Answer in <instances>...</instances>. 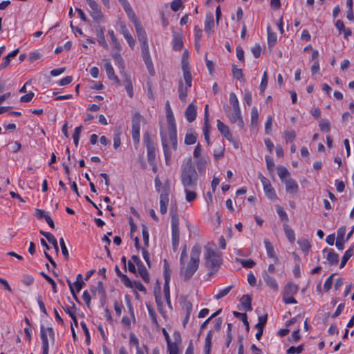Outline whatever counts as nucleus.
I'll return each mask as SVG.
<instances>
[{
    "label": "nucleus",
    "instance_id": "nucleus-1",
    "mask_svg": "<svg viewBox=\"0 0 354 354\" xmlns=\"http://www.w3.org/2000/svg\"><path fill=\"white\" fill-rule=\"evenodd\" d=\"M180 178L185 188L186 200L187 202H192L197 196L196 189L197 188L198 175L191 158L182 165Z\"/></svg>",
    "mask_w": 354,
    "mask_h": 354
},
{
    "label": "nucleus",
    "instance_id": "nucleus-2",
    "mask_svg": "<svg viewBox=\"0 0 354 354\" xmlns=\"http://www.w3.org/2000/svg\"><path fill=\"white\" fill-rule=\"evenodd\" d=\"M201 252V246L198 245H194L192 248L190 259L187 264L186 265L185 262H184L183 266L180 265V274L183 277L185 281L189 280L198 270Z\"/></svg>",
    "mask_w": 354,
    "mask_h": 354
},
{
    "label": "nucleus",
    "instance_id": "nucleus-3",
    "mask_svg": "<svg viewBox=\"0 0 354 354\" xmlns=\"http://www.w3.org/2000/svg\"><path fill=\"white\" fill-rule=\"evenodd\" d=\"M204 249V265L208 270V275L211 276L218 271L222 263V259L216 252V246L214 244L208 243L205 245Z\"/></svg>",
    "mask_w": 354,
    "mask_h": 354
},
{
    "label": "nucleus",
    "instance_id": "nucleus-4",
    "mask_svg": "<svg viewBox=\"0 0 354 354\" xmlns=\"http://www.w3.org/2000/svg\"><path fill=\"white\" fill-rule=\"evenodd\" d=\"M171 239L172 247L174 252L178 250L179 240H180V231H179V219L176 207L171 208Z\"/></svg>",
    "mask_w": 354,
    "mask_h": 354
},
{
    "label": "nucleus",
    "instance_id": "nucleus-5",
    "mask_svg": "<svg viewBox=\"0 0 354 354\" xmlns=\"http://www.w3.org/2000/svg\"><path fill=\"white\" fill-rule=\"evenodd\" d=\"M166 113L169 140L171 141L172 148L176 150L177 149V133L175 119L170 107H169Z\"/></svg>",
    "mask_w": 354,
    "mask_h": 354
},
{
    "label": "nucleus",
    "instance_id": "nucleus-6",
    "mask_svg": "<svg viewBox=\"0 0 354 354\" xmlns=\"http://www.w3.org/2000/svg\"><path fill=\"white\" fill-rule=\"evenodd\" d=\"M143 119L138 112H136L132 117V139L136 145L140 142V122Z\"/></svg>",
    "mask_w": 354,
    "mask_h": 354
},
{
    "label": "nucleus",
    "instance_id": "nucleus-7",
    "mask_svg": "<svg viewBox=\"0 0 354 354\" xmlns=\"http://www.w3.org/2000/svg\"><path fill=\"white\" fill-rule=\"evenodd\" d=\"M87 4L89 6L90 9L88 12L93 19L100 23L104 21V15L101 11L100 6L97 3L95 0H86Z\"/></svg>",
    "mask_w": 354,
    "mask_h": 354
},
{
    "label": "nucleus",
    "instance_id": "nucleus-8",
    "mask_svg": "<svg viewBox=\"0 0 354 354\" xmlns=\"http://www.w3.org/2000/svg\"><path fill=\"white\" fill-rule=\"evenodd\" d=\"M144 142L147 149V160L150 165H153L156 158V148L148 132L144 134Z\"/></svg>",
    "mask_w": 354,
    "mask_h": 354
},
{
    "label": "nucleus",
    "instance_id": "nucleus-9",
    "mask_svg": "<svg viewBox=\"0 0 354 354\" xmlns=\"http://www.w3.org/2000/svg\"><path fill=\"white\" fill-rule=\"evenodd\" d=\"M224 109L230 122L232 123L237 122L238 126L241 129H243L244 122L241 115V110H239V111L233 110V111H232V109L228 106H224Z\"/></svg>",
    "mask_w": 354,
    "mask_h": 354
},
{
    "label": "nucleus",
    "instance_id": "nucleus-10",
    "mask_svg": "<svg viewBox=\"0 0 354 354\" xmlns=\"http://www.w3.org/2000/svg\"><path fill=\"white\" fill-rule=\"evenodd\" d=\"M122 6L123 8L124 9L129 18L133 23L136 30V32H138L139 31L140 32L141 30H144L143 28L140 25L136 14L134 13L133 10L131 8L129 2L127 1Z\"/></svg>",
    "mask_w": 354,
    "mask_h": 354
},
{
    "label": "nucleus",
    "instance_id": "nucleus-11",
    "mask_svg": "<svg viewBox=\"0 0 354 354\" xmlns=\"http://www.w3.org/2000/svg\"><path fill=\"white\" fill-rule=\"evenodd\" d=\"M137 35L138 41L141 43L142 57L150 55L145 30L138 32Z\"/></svg>",
    "mask_w": 354,
    "mask_h": 354
},
{
    "label": "nucleus",
    "instance_id": "nucleus-12",
    "mask_svg": "<svg viewBox=\"0 0 354 354\" xmlns=\"http://www.w3.org/2000/svg\"><path fill=\"white\" fill-rule=\"evenodd\" d=\"M217 128L218 131L229 141H233V137L230 131L229 127L226 126L222 121L217 120Z\"/></svg>",
    "mask_w": 354,
    "mask_h": 354
},
{
    "label": "nucleus",
    "instance_id": "nucleus-13",
    "mask_svg": "<svg viewBox=\"0 0 354 354\" xmlns=\"http://www.w3.org/2000/svg\"><path fill=\"white\" fill-rule=\"evenodd\" d=\"M104 68L106 70V75L109 80L113 81L115 84L118 86L121 85V82L118 77L117 75H115L114 70L113 66H111L110 62H106L104 64Z\"/></svg>",
    "mask_w": 354,
    "mask_h": 354
},
{
    "label": "nucleus",
    "instance_id": "nucleus-14",
    "mask_svg": "<svg viewBox=\"0 0 354 354\" xmlns=\"http://www.w3.org/2000/svg\"><path fill=\"white\" fill-rule=\"evenodd\" d=\"M207 109H208V105L207 104L205 106V121H204V127H203V130L205 140H206L207 145H209L211 142H210V138H209V122H208Z\"/></svg>",
    "mask_w": 354,
    "mask_h": 354
},
{
    "label": "nucleus",
    "instance_id": "nucleus-15",
    "mask_svg": "<svg viewBox=\"0 0 354 354\" xmlns=\"http://www.w3.org/2000/svg\"><path fill=\"white\" fill-rule=\"evenodd\" d=\"M196 109L193 103L190 104L185 111V116L189 122H192L196 118Z\"/></svg>",
    "mask_w": 354,
    "mask_h": 354
},
{
    "label": "nucleus",
    "instance_id": "nucleus-16",
    "mask_svg": "<svg viewBox=\"0 0 354 354\" xmlns=\"http://www.w3.org/2000/svg\"><path fill=\"white\" fill-rule=\"evenodd\" d=\"M122 77L124 78V84L125 85L126 91L129 96L131 98L133 95V85L130 77L125 73L120 71Z\"/></svg>",
    "mask_w": 354,
    "mask_h": 354
},
{
    "label": "nucleus",
    "instance_id": "nucleus-17",
    "mask_svg": "<svg viewBox=\"0 0 354 354\" xmlns=\"http://www.w3.org/2000/svg\"><path fill=\"white\" fill-rule=\"evenodd\" d=\"M286 192L290 194H295L298 192L299 186L297 182L292 178L284 180Z\"/></svg>",
    "mask_w": 354,
    "mask_h": 354
},
{
    "label": "nucleus",
    "instance_id": "nucleus-18",
    "mask_svg": "<svg viewBox=\"0 0 354 354\" xmlns=\"http://www.w3.org/2000/svg\"><path fill=\"white\" fill-rule=\"evenodd\" d=\"M328 252L326 259L331 266H336L339 262V255L333 249L325 248L324 252Z\"/></svg>",
    "mask_w": 354,
    "mask_h": 354
},
{
    "label": "nucleus",
    "instance_id": "nucleus-19",
    "mask_svg": "<svg viewBox=\"0 0 354 354\" xmlns=\"http://www.w3.org/2000/svg\"><path fill=\"white\" fill-rule=\"evenodd\" d=\"M115 272H116L118 277H119L120 278L121 281L123 283V284L127 288H133V282L129 279V278L128 277L127 275L123 274L120 271V270L119 269L118 266H115Z\"/></svg>",
    "mask_w": 354,
    "mask_h": 354
},
{
    "label": "nucleus",
    "instance_id": "nucleus-20",
    "mask_svg": "<svg viewBox=\"0 0 354 354\" xmlns=\"http://www.w3.org/2000/svg\"><path fill=\"white\" fill-rule=\"evenodd\" d=\"M263 278L266 281V284L273 290L277 291L278 290V284L276 280L271 277L268 272L264 271L262 273Z\"/></svg>",
    "mask_w": 354,
    "mask_h": 354
},
{
    "label": "nucleus",
    "instance_id": "nucleus-21",
    "mask_svg": "<svg viewBox=\"0 0 354 354\" xmlns=\"http://www.w3.org/2000/svg\"><path fill=\"white\" fill-rule=\"evenodd\" d=\"M214 26V16L212 12H209L205 16V32L209 35L212 32V30Z\"/></svg>",
    "mask_w": 354,
    "mask_h": 354
},
{
    "label": "nucleus",
    "instance_id": "nucleus-22",
    "mask_svg": "<svg viewBox=\"0 0 354 354\" xmlns=\"http://www.w3.org/2000/svg\"><path fill=\"white\" fill-rule=\"evenodd\" d=\"M120 32L124 35V38L127 39L129 46L133 48L135 45V40L131 35L128 28L124 24L120 25Z\"/></svg>",
    "mask_w": 354,
    "mask_h": 354
},
{
    "label": "nucleus",
    "instance_id": "nucleus-23",
    "mask_svg": "<svg viewBox=\"0 0 354 354\" xmlns=\"http://www.w3.org/2000/svg\"><path fill=\"white\" fill-rule=\"evenodd\" d=\"M183 46L182 37L180 34L174 32L172 39V47L174 50H180Z\"/></svg>",
    "mask_w": 354,
    "mask_h": 354
},
{
    "label": "nucleus",
    "instance_id": "nucleus-24",
    "mask_svg": "<svg viewBox=\"0 0 354 354\" xmlns=\"http://www.w3.org/2000/svg\"><path fill=\"white\" fill-rule=\"evenodd\" d=\"M161 141H162V145L163 150H164V155L165 157L166 164L168 165L169 162L171 160V153L170 151V149H169L167 139L162 135V133H161Z\"/></svg>",
    "mask_w": 354,
    "mask_h": 354
},
{
    "label": "nucleus",
    "instance_id": "nucleus-25",
    "mask_svg": "<svg viewBox=\"0 0 354 354\" xmlns=\"http://www.w3.org/2000/svg\"><path fill=\"white\" fill-rule=\"evenodd\" d=\"M297 290L298 286L292 282H289L285 286L283 294L286 296L294 295Z\"/></svg>",
    "mask_w": 354,
    "mask_h": 354
},
{
    "label": "nucleus",
    "instance_id": "nucleus-26",
    "mask_svg": "<svg viewBox=\"0 0 354 354\" xmlns=\"http://www.w3.org/2000/svg\"><path fill=\"white\" fill-rule=\"evenodd\" d=\"M241 304L243 306V308L246 311H251L252 310V299L248 295H244L240 299Z\"/></svg>",
    "mask_w": 354,
    "mask_h": 354
},
{
    "label": "nucleus",
    "instance_id": "nucleus-27",
    "mask_svg": "<svg viewBox=\"0 0 354 354\" xmlns=\"http://www.w3.org/2000/svg\"><path fill=\"white\" fill-rule=\"evenodd\" d=\"M120 50H117V52L113 53L112 56L115 62V64L118 65V68L120 69V71L124 72V60L119 53Z\"/></svg>",
    "mask_w": 354,
    "mask_h": 354
},
{
    "label": "nucleus",
    "instance_id": "nucleus-28",
    "mask_svg": "<svg viewBox=\"0 0 354 354\" xmlns=\"http://www.w3.org/2000/svg\"><path fill=\"white\" fill-rule=\"evenodd\" d=\"M40 335L42 341V349L43 350H48V339L46 334V328L43 325L40 327Z\"/></svg>",
    "mask_w": 354,
    "mask_h": 354
},
{
    "label": "nucleus",
    "instance_id": "nucleus-29",
    "mask_svg": "<svg viewBox=\"0 0 354 354\" xmlns=\"http://www.w3.org/2000/svg\"><path fill=\"white\" fill-rule=\"evenodd\" d=\"M213 337L212 330H209L205 337L204 352L205 354H210L212 348V339Z\"/></svg>",
    "mask_w": 354,
    "mask_h": 354
},
{
    "label": "nucleus",
    "instance_id": "nucleus-30",
    "mask_svg": "<svg viewBox=\"0 0 354 354\" xmlns=\"http://www.w3.org/2000/svg\"><path fill=\"white\" fill-rule=\"evenodd\" d=\"M213 337L212 330H209L205 337L204 352L205 354H210L212 348V339Z\"/></svg>",
    "mask_w": 354,
    "mask_h": 354
},
{
    "label": "nucleus",
    "instance_id": "nucleus-31",
    "mask_svg": "<svg viewBox=\"0 0 354 354\" xmlns=\"http://www.w3.org/2000/svg\"><path fill=\"white\" fill-rule=\"evenodd\" d=\"M187 86L185 87L183 86V81L180 80L178 82V95L179 98L181 101H185V99L187 96L188 88Z\"/></svg>",
    "mask_w": 354,
    "mask_h": 354
},
{
    "label": "nucleus",
    "instance_id": "nucleus-32",
    "mask_svg": "<svg viewBox=\"0 0 354 354\" xmlns=\"http://www.w3.org/2000/svg\"><path fill=\"white\" fill-rule=\"evenodd\" d=\"M264 243H265V246H266L268 256L269 257L274 259L276 261H277L278 258L274 252L272 244L267 239L264 240Z\"/></svg>",
    "mask_w": 354,
    "mask_h": 354
},
{
    "label": "nucleus",
    "instance_id": "nucleus-33",
    "mask_svg": "<svg viewBox=\"0 0 354 354\" xmlns=\"http://www.w3.org/2000/svg\"><path fill=\"white\" fill-rule=\"evenodd\" d=\"M138 274L142 277V279L144 280L145 282L149 283V273L147 272V268L144 266L143 263L139 265L138 266Z\"/></svg>",
    "mask_w": 354,
    "mask_h": 354
},
{
    "label": "nucleus",
    "instance_id": "nucleus-34",
    "mask_svg": "<svg viewBox=\"0 0 354 354\" xmlns=\"http://www.w3.org/2000/svg\"><path fill=\"white\" fill-rule=\"evenodd\" d=\"M97 30V36L99 39L98 41L99 43L105 48H108V44L105 40L104 35V28L102 27H99L96 29Z\"/></svg>",
    "mask_w": 354,
    "mask_h": 354
},
{
    "label": "nucleus",
    "instance_id": "nucleus-35",
    "mask_svg": "<svg viewBox=\"0 0 354 354\" xmlns=\"http://www.w3.org/2000/svg\"><path fill=\"white\" fill-rule=\"evenodd\" d=\"M168 203L169 196H160V212L162 214H165L167 213Z\"/></svg>",
    "mask_w": 354,
    "mask_h": 354
},
{
    "label": "nucleus",
    "instance_id": "nucleus-36",
    "mask_svg": "<svg viewBox=\"0 0 354 354\" xmlns=\"http://www.w3.org/2000/svg\"><path fill=\"white\" fill-rule=\"evenodd\" d=\"M225 151V145L224 142H222L218 147L214 151V156L216 160H218L221 158L223 157Z\"/></svg>",
    "mask_w": 354,
    "mask_h": 354
},
{
    "label": "nucleus",
    "instance_id": "nucleus-37",
    "mask_svg": "<svg viewBox=\"0 0 354 354\" xmlns=\"http://www.w3.org/2000/svg\"><path fill=\"white\" fill-rule=\"evenodd\" d=\"M268 32V42L270 47H272L277 42V35L271 31L270 26L267 28Z\"/></svg>",
    "mask_w": 354,
    "mask_h": 354
},
{
    "label": "nucleus",
    "instance_id": "nucleus-38",
    "mask_svg": "<svg viewBox=\"0 0 354 354\" xmlns=\"http://www.w3.org/2000/svg\"><path fill=\"white\" fill-rule=\"evenodd\" d=\"M283 229L285 234L290 242L293 243L295 240V232L287 224H284Z\"/></svg>",
    "mask_w": 354,
    "mask_h": 354
},
{
    "label": "nucleus",
    "instance_id": "nucleus-39",
    "mask_svg": "<svg viewBox=\"0 0 354 354\" xmlns=\"http://www.w3.org/2000/svg\"><path fill=\"white\" fill-rule=\"evenodd\" d=\"M159 192L160 193V196H169L170 193V183L169 180H167L163 183V185L161 187Z\"/></svg>",
    "mask_w": 354,
    "mask_h": 354
},
{
    "label": "nucleus",
    "instance_id": "nucleus-40",
    "mask_svg": "<svg viewBox=\"0 0 354 354\" xmlns=\"http://www.w3.org/2000/svg\"><path fill=\"white\" fill-rule=\"evenodd\" d=\"M164 278H165V282H169L170 281V277L171 274V270L169 268V265L168 261L165 259L164 261Z\"/></svg>",
    "mask_w": 354,
    "mask_h": 354
},
{
    "label": "nucleus",
    "instance_id": "nucleus-41",
    "mask_svg": "<svg viewBox=\"0 0 354 354\" xmlns=\"http://www.w3.org/2000/svg\"><path fill=\"white\" fill-rule=\"evenodd\" d=\"M353 255V248H350L348 250H347L342 259V261H341V263H340V266H339V268H342L344 267V266L346 265V262L348 261V259L352 257Z\"/></svg>",
    "mask_w": 354,
    "mask_h": 354
},
{
    "label": "nucleus",
    "instance_id": "nucleus-42",
    "mask_svg": "<svg viewBox=\"0 0 354 354\" xmlns=\"http://www.w3.org/2000/svg\"><path fill=\"white\" fill-rule=\"evenodd\" d=\"M233 314H234V317H241V320L243 322L244 325L245 326V329L247 331H248L250 330V325H249V322L248 321L247 314L239 313L236 311H234Z\"/></svg>",
    "mask_w": 354,
    "mask_h": 354
},
{
    "label": "nucleus",
    "instance_id": "nucleus-43",
    "mask_svg": "<svg viewBox=\"0 0 354 354\" xmlns=\"http://www.w3.org/2000/svg\"><path fill=\"white\" fill-rule=\"evenodd\" d=\"M236 261L239 262L243 267L248 268H252L255 265L256 263L252 259H236Z\"/></svg>",
    "mask_w": 354,
    "mask_h": 354
},
{
    "label": "nucleus",
    "instance_id": "nucleus-44",
    "mask_svg": "<svg viewBox=\"0 0 354 354\" xmlns=\"http://www.w3.org/2000/svg\"><path fill=\"white\" fill-rule=\"evenodd\" d=\"M319 127L321 131L328 132L330 130V124L328 120L322 119L319 121Z\"/></svg>",
    "mask_w": 354,
    "mask_h": 354
},
{
    "label": "nucleus",
    "instance_id": "nucleus-45",
    "mask_svg": "<svg viewBox=\"0 0 354 354\" xmlns=\"http://www.w3.org/2000/svg\"><path fill=\"white\" fill-rule=\"evenodd\" d=\"M230 103L233 106L234 110H236L238 111L240 110L239 100L234 93H231L230 94Z\"/></svg>",
    "mask_w": 354,
    "mask_h": 354
},
{
    "label": "nucleus",
    "instance_id": "nucleus-46",
    "mask_svg": "<svg viewBox=\"0 0 354 354\" xmlns=\"http://www.w3.org/2000/svg\"><path fill=\"white\" fill-rule=\"evenodd\" d=\"M277 171L278 175L281 180H286L285 178L290 176L288 170L283 166L278 167Z\"/></svg>",
    "mask_w": 354,
    "mask_h": 354
},
{
    "label": "nucleus",
    "instance_id": "nucleus-47",
    "mask_svg": "<svg viewBox=\"0 0 354 354\" xmlns=\"http://www.w3.org/2000/svg\"><path fill=\"white\" fill-rule=\"evenodd\" d=\"M263 189H264V192H265L266 196L269 198L272 199V200L277 198V195H276L275 191L271 185H270L268 187H265L263 188Z\"/></svg>",
    "mask_w": 354,
    "mask_h": 354
},
{
    "label": "nucleus",
    "instance_id": "nucleus-48",
    "mask_svg": "<svg viewBox=\"0 0 354 354\" xmlns=\"http://www.w3.org/2000/svg\"><path fill=\"white\" fill-rule=\"evenodd\" d=\"M196 133H187L185 138V143L187 145H193L196 141Z\"/></svg>",
    "mask_w": 354,
    "mask_h": 354
},
{
    "label": "nucleus",
    "instance_id": "nucleus-49",
    "mask_svg": "<svg viewBox=\"0 0 354 354\" xmlns=\"http://www.w3.org/2000/svg\"><path fill=\"white\" fill-rule=\"evenodd\" d=\"M297 243L300 246L301 250L304 252H308L310 245L309 241L307 239L298 240Z\"/></svg>",
    "mask_w": 354,
    "mask_h": 354
},
{
    "label": "nucleus",
    "instance_id": "nucleus-50",
    "mask_svg": "<svg viewBox=\"0 0 354 354\" xmlns=\"http://www.w3.org/2000/svg\"><path fill=\"white\" fill-rule=\"evenodd\" d=\"M233 286H230L223 290H220L217 295L214 296V299H220L227 295L229 292L232 289Z\"/></svg>",
    "mask_w": 354,
    "mask_h": 354
},
{
    "label": "nucleus",
    "instance_id": "nucleus-51",
    "mask_svg": "<svg viewBox=\"0 0 354 354\" xmlns=\"http://www.w3.org/2000/svg\"><path fill=\"white\" fill-rule=\"evenodd\" d=\"M259 120V112L257 107H253L251 111V124L252 125H257Z\"/></svg>",
    "mask_w": 354,
    "mask_h": 354
},
{
    "label": "nucleus",
    "instance_id": "nucleus-52",
    "mask_svg": "<svg viewBox=\"0 0 354 354\" xmlns=\"http://www.w3.org/2000/svg\"><path fill=\"white\" fill-rule=\"evenodd\" d=\"M109 35H110L111 41L115 47V48L118 50H120V44L118 39L116 38L113 30H109Z\"/></svg>",
    "mask_w": 354,
    "mask_h": 354
},
{
    "label": "nucleus",
    "instance_id": "nucleus-53",
    "mask_svg": "<svg viewBox=\"0 0 354 354\" xmlns=\"http://www.w3.org/2000/svg\"><path fill=\"white\" fill-rule=\"evenodd\" d=\"M82 129V126H79L75 129L74 133L73 135V138L74 141L75 145L77 147L79 143L80 133Z\"/></svg>",
    "mask_w": 354,
    "mask_h": 354
},
{
    "label": "nucleus",
    "instance_id": "nucleus-54",
    "mask_svg": "<svg viewBox=\"0 0 354 354\" xmlns=\"http://www.w3.org/2000/svg\"><path fill=\"white\" fill-rule=\"evenodd\" d=\"M169 282H165L164 284V293L165 297L167 301V303L169 307H171V301H170V292H169Z\"/></svg>",
    "mask_w": 354,
    "mask_h": 354
},
{
    "label": "nucleus",
    "instance_id": "nucleus-55",
    "mask_svg": "<svg viewBox=\"0 0 354 354\" xmlns=\"http://www.w3.org/2000/svg\"><path fill=\"white\" fill-rule=\"evenodd\" d=\"M167 348L169 354H178V344L176 343H169L167 344Z\"/></svg>",
    "mask_w": 354,
    "mask_h": 354
},
{
    "label": "nucleus",
    "instance_id": "nucleus-56",
    "mask_svg": "<svg viewBox=\"0 0 354 354\" xmlns=\"http://www.w3.org/2000/svg\"><path fill=\"white\" fill-rule=\"evenodd\" d=\"M142 237H143V241L146 246L149 245V235L148 232V228L146 225H142Z\"/></svg>",
    "mask_w": 354,
    "mask_h": 354
},
{
    "label": "nucleus",
    "instance_id": "nucleus-57",
    "mask_svg": "<svg viewBox=\"0 0 354 354\" xmlns=\"http://www.w3.org/2000/svg\"><path fill=\"white\" fill-rule=\"evenodd\" d=\"M277 212L282 221L286 222L288 221V215L282 207L278 205L277 207Z\"/></svg>",
    "mask_w": 354,
    "mask_h": 354
},
{
    "label": "nucleus",
    "instance_id": "nucleus-58",
    "mask_svg": "<svg viewBox=\"0 0 354 354\" xmlns=\"http://www.w3.org/2000/svg\"><path fill=\"white\" fill-rule=\"evenodd\" d=\"M304 350V346L299 345L297 347L291 346L287 350L288 354H299L301 353Z\"/></svg>",
    "mask_w": 354,
    "mask_h": 354
},
{
    "label": "nucleus",
    "instance_id": "nucleus-59",
    "mask_svg": "<svg viewBox=\"0 0 354 354\" xmlns=\"http://www.w3.org/2000/svg\"><path fill=\"white\" fill-rule=\"evenodd\" d=\"M267 322V315L259 317V322L255 325L257 328L263 329Z\"/></svg>",
    "mask_w": 354,
    "mask_h": 354
},
{
    "label": "nucleus",
    "instance_id": "nucleus-60",
    "mask_svg": "<svg viewBox=\"0 0 354 354\" xmlns=\"http://www.w3.org/2000/svg\"><path fill=\"white\" fill-rule=\"evenodd\" d=\"M335 275V274H330L326 280L324 285V288L326 292L328 291L331 288L332 284H333V277Z\"/></svg>",
    "mask_w": 354,
    "mask_h": 354
},
{
    "label": "nucleus",
    "instance_id": "nucleus-61",
    "mask_svg": "<svg viewBox=\"0 0 354 354\" xmlns=\"http://www.w3.org/2000/svg\"><path fill=\"white\" fill-rule=\"evenodd\" d=\"M59 243H60L62 252L63 255L64 256V258L66 259H68V257H69V254H68V251L67 250V248H66V246L65 245L64 240V239L62 237L60 238V239H59Z\"/></svg>",
    "mask_w": 354,
    "mask_h": 354
},
{
    "label": "nucleus",
    "instance_id": "nucleus-62",
    "mask_svg": "<svg viewBox=\"0 0 354 354\" xmlns=\"http://www.w3.org/2000/svg\"><path fill=\"white\" fill-rule=\"evenodd\" d=\"M182 6H183L182 0H174L171 3V9L174 12H177Z\"/></svg>",
    "mask_w": 354,
    "mask_h": 354
},
{
    "label": "nucleus",
    "instance_id": "nucleus-63",
    "mask_svg": "<svg viewBox=\"0 0 354 354\" xmlns=\"http://www.w3.org/2000/svg\"><path fill=\"white\" fill-rule=\"evenodd\" d=\"M183 77H184L186 86L187 87H191L192 77L190 71H185V73H183Z\"/></svg>",
    "mask_w": 354,
    "mask_h": 354
},
{
    "label": "nucleus",
    "instance_id": "nucleus-64",
    "mask_svg": "<svg viewBox=\"0 0 354 354\" xmlns=\"http://www.w3.org/2000/svg\"><path fill=\"white\" fill-rule=\"evenodd\" d=\"M232 74L234 78L240 80L243 77L242 70L236 68L235 65L232 66Z\"/></svg>",
    "mask_w": 354,
    "mask_h": 354
}]
</instances>
